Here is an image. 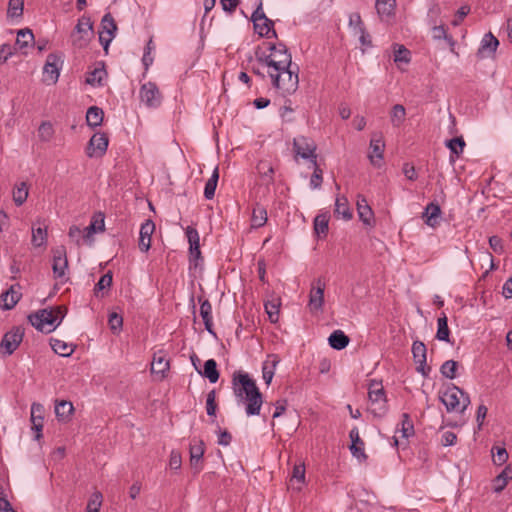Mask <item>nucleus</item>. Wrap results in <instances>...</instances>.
<instances>
[{
  "label": "nucleus",
  "instance_id": "412c9836",
  "mask_svg": "<svg viewBox=\"0 0 512 512\" xmlns=\"http://www.w3.org/2000/svg\"><path fill=\"white\" fill-rule=\"evenodd\" d=\"M155 231V224L152 220H146L140 228L139 236V249L142 252H147L151 247V236Z\"/></svg>",
  "mask_w": 512,
  "mask_h": 512
},
{
  "label": "nucleus",
  "instance_id": "3c124183",
  "mask_svg": "<svg viewBox=\"0 0 512 512\" xmlns=\"http://www.w3.org/2000/svg\"><path fill=\"white\" fill-rule=\"evenodd\" d=\"M106 77V71L102 68H95L89 73L86 78V82L92 86H101L104 78Z\"/></svg>",
  "mask_w": 512,
  "mask_h": 512
},
{
  "label": "nucleus",
  "instance_id": "79ce46f5",
  "mask_svg": "<svg viewBox=\"0 0 512 512\" xmlns=\"http://www.w3.org/2000/svg\"><path fill=\"white\" fill-rule=\"evenodd\" d=\"M218 180H219V170H218V167H216L213 170L211 177L207 180V182L205 184L204 197L207 200L213 199V197L215 195V190L217 187Z\"/></svg>",
  "mask_w": 512,
  "mask_h": 512
},
{
  "label": "nucleus",
  "instance_id": "bf43d9fd",
  "mask_svg": "<svg viewBox=\"0 0 512 512\" xmlns=\"http://www.w3.org/2000/svg\"><path fill=\"white\" fill-rule=\"evenodd\" d=\"M492 455L496 465H503L508 460V452L504 447H493Z\"/></svg>",
  "mask_w": 512,
  "mask_h": 512
},
{
  "label": "nucleus",
  "instance_id": "de8ad7c7",
  "mask_svg": "<svg viewBox=\"0 0 512 512\" xmlns=\"http://www.w3.org/2000/svg\"><path fill=\"white\" fill-rule=\"evenodd\" d=\"M256 169H257L258 173L260 174V176L263 178V180L267 182V184H270L273 182L274 169L268 161H265V160L260 161L257 164Z\"/></svg>",
  "mask_w": 512,
  "mask_h": 512
},
{
  "label": "nucleus",
  "instance_id": "9d476101",
  "mask_svg": "<svg viewBox=\"0 0 512 512\" xmlns=\"http://www.w3.org/2000/svg\"><path fill=\"white\" fill-rule=\"evenodd\" d=\"M53 263L52 270L55 279H63L68 270V259L66 248L63 245L52 249Z\"/></svg>",
  "mask_w": 512,
  "mask_h": 512
},
{
  "label": "nucleus",
  "instance_id": "09e8293b",
  "mask_svg": "<svg viewBox=\"0 0 512 512\" xmlns=\"http://www.w3.org/2000/svg\"><path fill=\"white\" fill-rule=\"evenodd\" d=\"M457 368L458 362L454 360H447L441 365L440 372L443 377L453 380L456 378Z\"/></svg>",
  "mask_w": 512,
  "mask_h": 512
},
{
  "label": "nucleus",
  "instance_id": "f03ea898",
  "mask_svg": "<svg viewBox=\"0 0 512 512\" xmlns=\"http://www.w3.org/2000/svg\"><path fill=\"white\" fill-rule=\"evenodd\" d=\"M64 312L62 307L58 306L51 309H41L28 316V321L38 331L50 333L54 331L62 322Z\"/></svg>",
  "mask_w": 512,
  "mask_h": 512
},
{
  "label": "nucleus",
  "instance_id": "0eeeda50",
  "mask_svg": "<svg viewBox=\"0 0 512 512\" xmlns=\"http://www.w3.org/2000/svg\"><path fill=\"white\" fill-rule=\"evenodd\" d=\"M293 150L297 156L309 160L313 165H316V144L313 140L305 136L296 137L293 140Z\"/></svg>",
  "mask_w": 512,
  "mask_h": 512
},
{
  "label": "nucleus",
  "instance_id": "473e14b6",
  "mask_svg": "<svg viewBox=\"0 0 512 512\" xmlns=\"http://www.w3.org/2000/svg\"><path fill=\"white\" fill-rule=\"evenodd\" d=\"M73 411H74V407L70 401H66V400L56 401L55 414H56L58 420H62V421L69 420Z\"/></svg>",
  "mask_w": 512,
  "mask_h": 512
},
{
  "label": "nucleus",
  "instance_id": "2f4dec72",
  "mask_svg": "<svg viewBox=\"0 0 512 512\" xmlns=\"http://www.w3.org/2000/svg\"><path fill=\"white\" fill-rule=\"evenodd\" d=\"M334 214L337 217L343 218L344 220H350L352 218V212L346 197L338 196L336 198Z\"/></svg>",
  "mask_w": 512,
  "mask_h": 512
},
{
  "label": "nucleus",
  "instance_id": "c85d7f7f",
  "mask_svg": "<svg viewBox=\"0 0 512 512\" xmlns=\"http://www.w3.org/2000/svg\"><path fill=\"white\" fill-rule=\"evenodd\" d=\"M268 220L267 210L264 206L256 203L251 214V228L257 229L263 227Z\"/></svg>",
  "mask_w": 512,
  "mask_h": 512
},
{
  "label": "nucleus",
  "instance_id": "4468645a",
  "mask_svg": "<svg viewBox=\"0 0 512 512\" xmlns=\"http://www.w3.org/2000/svg\"><path fill=\"white\" fill-rule=\"evenodd\" d=\"M109 144V139L104 133H95L89 140L86 154L88 157H102L106 151Z\"/></svg>",
  "mask_w": 512,
  "mask_h": 512
},
{
  "label": "nucleus",
  "instance_id": "72a5a7b5",
  "mask_svg": "<svg viewBox=\"0 0 512 512\" xmlns=\"http://www.w3.org/2000/svg\"><path fill=\"white\" fill-rule=\"evenodd\" d=\"M436 338L440 341L450 342V329L448 327V319L445 313L437 319Z\"/></svg>",
  "mask_w": 512,
  "mask_h": 512
},
{
  "label": "nucleus",
  "instance_id": "b1692460",
  "mask_svg": "<svg viewBox=\"0 0 512 512\" xmlns=\"http://www.w3.org/2000/svg\"><path fill=\"white\" fill-rule=\"evenodd\" d=\"M19 287V285H12L7 291L3 292L0 295V306L4 310L12 309L20 300L21 293L15 288Z\"/></svg>",
  "mask_w": 512,
  "mask_h": 512
},
{
  "label": "nucleus",
  "instance_id": "6e6552de",
  "mask_svg": "<svg viewBox=\"0 0 512 512\" xmlns=\"http://www.w3.org/2000/svg\"><path fill=\"white\" fill-rule=\"evenodd\" d=\"M24 331L21 327H13L6 332L0 343V351L5 355H11L23 340Z\"/></svg>",
  "mask_w": 512,
  "mask_h": 512
},
{
  "label": "nucleus",
  "instance_id": "7c9ffc66",
  "mask_svg": "<svg viewBox=\"0 0 512 512\" xmlns=\"http://www.w3.org/2000/svg\"><path fill=\"white\" fill-rule=\"evenodd\" d=\"M349 341V337L341 330H335L328 338L329 345L335 350L346 348Z\"/></svg>",
  "mask_w": 512,
  "mask_h": 512
},
{
  "label": "nucleus",
  "instance_id": "e433bc0d",
  "mask_svg": "<svg viewBox=\"0 0 512 512\" xmlns=\"http://www.w3.org/2000/svg\"><path fill=\"white\" fill-rule=\"evenodd\" d=\"M329 215L327 213L318 214L314 219V231L319 238L326 237L328 233Z\"/></svg>",
  "mask_w": 512,
  "mask_h": 512
},
{
  "label": "nucleus",
  "instance_id": "0e129e2a",
  "mask_svg": "<svg viewBox=\"0 0 512 512\" xmlns=\"http://www.w3.org/2000/svg\"><path fill=\"white\" fill-rule=\"evenodd\" d=\"M255 56L259 65L271 68V71L275 70V62L273 61L271 53L269 55H266L265 53H259V51L257 50L255 52Z\"/></svg>",
  "mask_w": 512,
  "mask_h": 512
},
{
  "label": "nucleus",
  "instance_id": "a878e982",
  "mask_svg": "<svg viewBox=\"0 0 512 512\" xmlns=\"http://www.w3.org/2000/svg\"><path fill=\"white\" fill-rule=\"evenodd\" d=\"M349 437L351 439L350 450L352 455L358 458L360 461L365 460L367 456L364 452V442L359 436L358 428L354 427L351 429Z\"/></svg>",
  "mask_w": 512,
  "mask_h": 512
},
{
  "label": "nucleus",
  "instance_id": "6e6d98bb",
  "mask_svg": "<svg viewBox=\"0 0 512 512\" xmlns=\"http://www.w3.org/2000/svg\"><path fill=\"white\" fill-rule=\"evenodd\" d=\"M102 499H103V497H102L101 492L95 491L91 495V497L87 503L86 512H99L100 507L102 505Z\"/></svg>",
  "mask_w": 512,
  "mask_h": 512
},
{
  "label": "nucleus",
  "instance_id": "a19ab883",
  "mask_svg": "<svg viewBox=\"0 0 512 512\" xmlns=\"http://www.w3.org/2000/svg\"><path fill=\"white\" fill-rule=\"evenodd\" d=\"M406 109L402 104H395L390 111V121L393 127H400L405 121Z\"/></svg>",
  "mask_w": 512,
  "mask_h": 512
},
{
  "label": "nucleus",
  "instance_id": "393cba45",
  "mask_svg": "<svg viewBox=\"0 0 512 512\" xmlns=\"http://www.w3.org/2000/svg\"><path fill=\"white\" fill-rule=\"evenodd\" d=\"M441 216V208L439 204L430 202L422 213L424 222L429 227L435 228L439 224V218Z\"/></svg>",
  "mask_w": 512,
  "mask_h": 512
},
{
  "label": "nucleus",
  "instance_id": "aec40b11",
  "mask_svg": "<svg viewBox=\"0 0 512 512\" xmlns=\"http://www.w3.org/2000/svg\"><path fill=\"white\" fill-rule=\"evenodd\" d=\"M385 143L382 139L381 135H373L370 141V149L371 152L369 154V159L372 165L379 167V162L383 159Z\"/></svg>",
  "mask_w": 512,
  "mask_h": 512
},
{
  "label": "nucleus",
  "instance_id": "13d9d810",
  "mask_svg": "<svg viewBox=\"0 0 512 512\" xmlns=\"http://www.w3.org/2000/svg\"><path fill=\"white\" fill-rule=\"evenodd\" d=\"M112 285V273L107 272L106 274L102 275L99 281L95 284L94 287V294L98 297V293L100 291H103L106 288H110Z\"/></svg>",
  "mask_w": 512,
  "mask_h": 512
},
{
  "label": "nucleus",
  "instance_id": "dca6fc26",
  "mask_svg": "<svg viewBox=\"0 0 512 512\" xmlns=\"http://www.w3.org/2000/svg\"><path fill=\"white\" fill-rule=\"evenodd\" d=\"M325 283L320 278L312 284L309 294V308L311 311H322L324 305Z\"/></svg>",
  "mask_w": 512,
  "mask_h": 512
},
{
  "label": "nucleus",
  "instance_id": "8fccbe9b",
  "mask_svg": "<svg viewBox=\"0 0 512 512\" xmlns=\"http://www.w3.org/2000/svg\"><path fill=\"white\" fill-rule=\"evenodd\" d=\"M47 242V227L32 228V243L36 247H41Z\"/></svg>",
  "mask_w": 512,
  "mask_h": 512
},
{
  "label": "nucleus",
  "instance_id": "5701e85b",
  "mask_svg": "<svg viewBox=\"0 0 512 512\" xmlns=\"http://www.w3.org/2000/svg\"><path fill=\"white\" fill-rule=\"evenodd\" d=\"M357 211L359 219L366 225V226H373L374 225V213L369 206L366 198L364 196L358 195L357 199Z\"/></svg>",
  "mask_w": 512,
  "mask_h": 512
},
{
  "label": "nucleus",
  "instance_id": "5fc2aeb1",
  "mask_svg": "<svg viewBox=\"0 0 512 512\" xmlns=\"http://www.w3.org/2000/svg\"><path fill=\"white\" fill-rule=\"evenodd\" d=\"M279 362L276 356H274V360L272 361L271 365L267 361L263 363L262 367V377L264 382L269 385L273 379L274 376V368L276 364Z\"/></svg>",
  "mask_w": 512,
  "mask_h": 512
},
{
  "label": "nucleus",
  "instance_id": "c756f323",
  "mask_svg": "<svg viewBox=\"0 0 512 512\" xmlns=\"http://www.w3.org/2000/svg\"><path fill=\"white\" fill-rule=\"evenodd\" d=\"M169 360L161 353H155L151 364V372L160 374L161 378L165 377L166 372L169 370Z\"/></svg>",
  "mask_w": 512,
  "mask_h": 512
},
{
  "label": "nucleus",
  "instance_id": "f704fd0d",
  "mask_svg": "<svg viewBox=\"0 0 512 512\" xmlns=\"http://www.w3.org/2000/svg\"><path fill=\"white\" fill-rule=\"evenodd\" d=\"M104 229H105V224H104L103 218H101L99 221L98 220L92 221L90 223V225L85 227L83 230V240L86 243L91 244L93 242V235L98 231H104Z\"/></svg>",
  "mask_w": 512,
  "mask_h": 512
},
{
  "label": "nucleus",
  "instance_id": "ddd939ff",
  "mask_svg": "<svg viewBox=\"0 0 512 512\" xmlns=\"http://www.w3.org/2000/svg\"><path fill=\"white\" fill-rule=\"evenodd\" d=\"M140 100L149 108H157L161 105L162 96L157 87L153 82H147L140 88Z\"/></svg>",
  "mask_w": 512,
  "mask_h": 512
},
{
  "label": "nucleus",
  "instance_id": "37998d69",
  "mask_svg": "<svg viewBox=\"0 0 512 512\" xmlns=\"http://www.w3.org/2000/svg\"><path fill=\"white\" fill-rule=\"evenodd\" d=\"M51 347L55 353L63 357H68L74 352L72 344H67L59 339H51Z\"/></svg>",
  "mask_w": 512,
  "mask_h": 512
},
{
  "label": "nucleus",
  "instance_id": "20e7f679",
  "mask_svg": "<svg viewBox=\"0 0 512 512\" xmlns=\"http://www.w3.org/2000/svg\"><path fill=\"white\" fill-rule=\"evenodd\" d=\"M298 73L299 67L294 64L289 69L269 71L268 75L275 89L279 90L283 95H290L298 88Z\"/></svg>",
  "mask_w": 512,
  "mask_h": 512
},
{
  "label": "nucleus",
  "instance_id": "2eb2a0df",
  "mask_svg": "<svg viewBox=\"0 0 512 512\" xmlns=\"http://www.w3.org/2000/svg\"><path fill=\"white\" fill-rule=\"evenodd\" d=\"M426 346L421 341H414L412 344V354L414 362L417 364L416 371L424 377L429 376L431 368L426 364Z\"/></svg>",
  "mask_w": 512,
  "mask_h": 512
},
{
  "label": "nucleus",
  "instance_id": "39448f33",
  "mask_svg": "<svg viewBox=\"0 0 512 512\" xmlns=\"http://www.w3.org/2000/svg\"><path fill=\"white\" fill-rule=\"evenodd\" d=\"M251 20L253 22L254 31L260 37H277L276 31L273 29L274 22L264 13L263 4L261 2H258L256 9L252 13Z\"/></svg>",
  "mask_w": 512,
  "mask_h": 512
},
{
  "label": "nucleus",
  "instance_id": "f8f14e48",
  "mask_svg": "<svg viewBox=\"0 0 512 512\" xmlns=\"http://www.w3.org/2000/svg\"><path fill=\"white\" fill-rule=\"evenodd\" d=\"M116 31L117 25L113 16L111 13H106L101 20V31L99 32V41L106 52L115 37Z\"/></svg>",
  "mask_w": 512,
  "mask_h": 512
},
{
  "label": "nucleus",
  "instance_id": "cd10ccee",
  "mask_svg": "<svg viewBox=\"0 0 512 512\" xmlns=\"http://www.w3.org/2000/svg\"><path fill=\"white\" fill-rule=\"evenodd\" d=\"M75 30L77 33L81 34L79 41H83V43L81 42L79 45L82 46L83 44H86L93 33V23L91 22V19L89 17L82 16L78 20Z\"/></svg>",
  "mask_w": 512,
  "mask_h": 512
},
{
  "label": "nucleus",
  "instance_id": "338daca9",
  "mask_svg": "<svg viewBox=\"0 0 512 512\" xmlns=\"http://www.w3.org/2000/svg\"><path fill=\"white\" fill-rule=\"evenodd\" d=\"M42 141H49L53 136V127L49 122H43L38 129Z\"/></svg>",
  "mask_w": 512,
  "mask_h": 512
},
{
  "label": "nucleus",
  "instance_id": "49530a36",
  "mask_svg": "<svg viewBox=\"0 0 512 512\" xmlns=\"http://www.w3.org/2000/svg\"><path fill=\"white\" fill-rule=\"evenodd\" d=\"M446 145L450 149V152H451L450 160L454 161L453 155L458 157L463 152L466 144H465L463 137H455V138L448 140Z\"/></svg>",
  "mask_w": 512,
  "mask_h": 512
},
{
  "label": "nucleus",
  "instance_id": "69168bd1",
  "mask_svg": "<svg viewBox=\"0 0 512 512\" xmlns=\"http://www.w3.org/2000/svg\"><path fill=\"white\" fill-rule=\"evenodd\" d=\"M432 37L435 40L445 39L450 44L454 43L452 37L447 34V31H446V28L444 25L434 26L432 28Z\"/></svg>",
  "mask_w": 512,
  "mask_h": 512
},
{
  "label": "nucleus",
  "instance_id": "1a4fd4ad",
  "mask_svg": "<svg viewBox=\"0 0 512 512\" xmlns=\"http://www.w3.org/2000/svg\"><path fill=\"white\" fill-rule=\"evenodd\" d=\"M268 49L271 51L273 61L275 62V70L289 69L292 63V56L287 47L283 43L269 44Z\"/></svg>",
  "mask_w": 512,
  "mask_h": 512
},
{
  "label": "nucleus",
  "instance_id": "a211bd4d",
  "mask_svg": "<svg viewBox=\"0 0 512 512\" xmlns=\"http://www.w3.org/2000/svg\"><path fill=\"white\" fill-rule=\"evenodd\" d=\"M60 62L61 59L56 54H49L47 56V60L43 68L45 80H49L53 84L57 82L59 78Z\"/></svg>",
  "mask_w": 512,
  "mask_h": 512
},
{
  "label": "nucleus",
  "instance_id": "f3484780",
  "mask_svg": "<svg viewBox=\"0 0 512 512\" xmlns=\"http://www.w3.org/2000/svg\"><path fill=\"white\" fill-rule=\"evenodd\" d=\"M498 46V39L491 32H488L483 36L480 42V46L477 51V56L479 58L492 57L495 54Z\"/></svg>",
  "mask_w": 512,
  "mask_h": 512
},
{
  "label": "nucleus",
  "instance_id": "864d4df0",
  "mask_svg": "<svg viewBox=\"0 0 512 512\" xmlns=\"http://www.w3.org/2000/svg\"><path fill=\"white\" fill-rule=\"evenodd\" d=\"M400 432L402 438L404 439H408L410 436L414 434L413 422L411 421L410 416L407 413L402 414Z\"/></svg>",
  "mask_w": 512,
  "mask_h": 512
},
{
  "label": "nucleus",
  "instance_id": "603ef678",
  "mask_svg": "<svg viewBox=\"0 0 512 512\" xmlns=\"http://www.w3.org/2000/svg\"><path fill=\"white\" fill-rule=\"evenodd\" d=\"M394 62L395 63H409L410 62V51L400 44L394 45Z\"/></svg>",
  "mask_w": 512,
  "mask_h": 512
},
{
  "label": "nucleus",
  "instance_id": "774afa93",
  "mask_svg": "<svg viewBox=\"0 0 512 512\" xmlns=\"http://www.w3.org/2000/svg\"><path fill=\"white\" fill-rule=\"evenodd\" d=\"M322 173V169L316 163V165H314V172L310 179V187L312 189H317L321 186L323 181Z\"/></svg>",
  "mask_w": 512,
  "mask_h": 512
},
{
  "label": "nucleus",
  "instance_id": "423d86ee",
  "mask_svg": "<svg viewBox=\"0 0 512 512\" xmlns=\"http://www.w3.org/2000/svg\"><path fill=\"white\" fill-rule=\"evenodd\" d=\"M368 397L371 402V412L381 416L386 411V394L381 382L371 380L368 387Z\"/></svg>",
  "mask_w": 512,
  "mask_h": 512
},
{
  "label": "nucleus",
  "instance_id": "c03bdc74",
  "mask_svg": "<svg viewBox=\"0 0 512 512\" xmlns=\"http://www.w3.org/2000/svg\"><path fill=\"white\" fill-rule=\"evenodd\" d=\"M396 0H376L377 13L383 17H390L394 14Z\"/></svg>",
  "mask_w": 512,
  "mask_h": 512
},
{
  "label": "nucleus",
  "instance_id": "4c0bfd02",
  "mask_svg": "<svg viewBox=\"0 0 512 512\" xmlns=\"http://www.w3.org/2000/svg\"><path fill=\"white\" fill-rule=\"evenodd\" d=\"M198 373L206 377L210 381V383H216L219 379L217 362L214 359H209L205 361L204 370H198Z\"/></svg>",
  "mask_w": 512,
  "mask_h": 512
},
{
  "label": "nucleus",
  "instance_id": "ea45409f",
  "mask_svg": "<svg viewBox=\"0 0 512 512\" xmlns=\"http://www.w3.org/2000/svg\"><path fill=\"white\" fill-rule=\"evenodd\" d=\"M512 479V468L507 466L503 471L496 476L493 480V489L496 493L501 492L507 485L508 481Z\"/></svg>",
  "mask_w": 512,
  "mask_h": 512
},
{
  "label": "nucleus",
  "instance_id": "a18cd8bd",
  "mask_svg": "<svg viewBox=\"0 0 512 512\" xmlns=\"http://www.w3.org/2000/svg\"><path fill=\"white\" fill-rule=\"evenodd\" d=\"M29 195L28 186L25 182H21L13 189V201L17 206L25 203Z\"/></svg>",
  "mask_w": 512,
  "mask_h": 512
},
{
  "label": "nucleus",
  "instance_id": "7ed1b4c3",
  "mask_svg": "<svg viewBox=\"0 0 512 512\" xmlns=\"http://www.w3.org/2000/svg\"><path fill=\"white\" fill-rule=\"evenodd\" d=\"M439 400L448 413L463 414L470 405V397L455 384H449L445 390L439 391Z\"/></svg>",
  "mask_w": 512,
  "mask_h": 512
},
{
  "label": "nucleus",
  "instance_id": "4d7b16f0",
  "mask_svg": "<svg viewBox=\"0 0 512 512\" xmlns=\"http://www.w3.org/2000/svg\"><path fill=\"white\" fill-rule=\"evenodd\" d=\"M280 303L267 302L265 303V311L271 323H277L279 320Z\"/></svg>",
  "mask_w": 512,
  "mask_h": 512
},
{
  "label": "nucleus",
  "instance_id": "c9c22d12",
  "mask_svg": "<svg viewBox=\"0 0 512 512\" xmlns=\"http://www.w3.org/2000/svg\"><path fill=\"white\" fill-rule=\"evenodd\" d=\"M104 113L103 110L97 106H91L86 113L87 125L95 128L101 125L103 121Z\"/></svg>",
  "mask_w": 512,
  "mask_h": 512
},
{
  "label": "nucleus",
  "instance_id": "e2e57ef3",
  "mask_svg": "<svg viewBox=\"0 0 512 512\" xmlns=\"http://www.w3.org/2000/svg\"><path fill=\"white\" fill-rule=\"evenodd\" d=\"M24 1L23 0H9L8 14L11 17L21 16L23 13Z\"/></svg>",
  "mask_w": 512,
  "mask_h": 512
},
{
  "label": "nucleus",
  "instance_id": "f257e3e1",
  "mask_svg": "<svg viewBox=\"0 0 512 512\" xmlns=\"http://www.w3.org/2000/svg\"><path fill=\"white\" fill-rule=\"evenodd\" d=\"M232 389L237 402L245 404L247 416H257L263 404L262 394L256 382L250 378L248 373L236 371L232 378Z\"/></svg>",
  "mask_w": 512,
  "mask_h": 512
},
{
  "label": "nucleus",
  "instance_id": "58836bf2",
  "mask_svg": "<svg viewBox=\"0 0 512 512\" xmlns=\"http://www.w3.org/2000/svg\"><path fill=\"white\" fill-rule=\"evenodd\" d=\"M34 44V35L29 28L20 29L17 32L16 46L25 49Z\"/></svg>",
  "mask_w": 512,
  "mask_h": 512
},
{
  "label": "nucleus",
  "instance_id": "4be33fe9",
  "mask_svg": "<svg viewBox=\"0 0 512 512\" xmlns=\"http://www.w3.org/2000/svg\"><path fill=\"white\" fill-rule=\"evenodd\" d=\"M205 452V445L202 440L193 439L190 443V464L196 472L201 470V466L199 465L203 455Z\"/></svg>",
  "mask_w": 512,
  "mask_h": 512
},
{
  "label": "nucleus",
  "instance_id": "bb28decb",
  "mask_svg": "<svg viewBox=\"0 0 512 512\" xmlns=\"http://www.w3.org/2000/svg\"><path fill=\"white\" fill-rule=\"evenodd\" d=\"M200 302V316L202 317L205 329L211 335H216L213 330V321H212V305L208 299L199 298Z\"/></svg>",
  "mask_w": 512,
  "mask_h": 512
},
{
  "label": "nucleus",
  "instance_id": "6ab92c4d",
  "mask_svg": "<svg viewBox=\"0 0 512 512\" xmlns=\"http://www.w3.org/2000/svg\"><path fill=\"white\" fill-rule=\"evenodd\" d=\"M32 429L36 431L35 439L39 440L42 437L43 421H44V407L40 403L34 402L31 405Z\"/></svg>",
  "mask_w": 512,
  "mask_h": 512
},
{
  "label": "nucleus",
  "instance_id": "9b49d317",
  "mask_svg": "<svg viewBox=\"0 0 512 512\" xmlns=\"http://www.w3.org/2000/svg\"><path fill=\"white\" fill-rule=\"evenodd\" d=\"M186 237L189 242L190 268L192 266L196 268L199 265V262L203 260L200 251L199 233L195 228L188 226L186 228Z\"/></svg>",
  "mask_w": 512,
  "mask_h": 512
},
{
  "label": "nucleus",
  "instance_id": "680f3d73",
  "mask_svg": "<svg viewBox=\"0 0 512 512\" xmlns=\"http://www.w3.org/2000/svg\"><path fill=\"white\" fill-rule=\"evenodd\" d=\"M216 410H217V404H216V392L215 390H211L207 394L206 398V412L208 416L215 417L216 416Z\"/></svg>",
  "mask_w": 512,
  "mask_h": 512
},
{
  "label": "nucleus",
  "instance_id": "052dcab7",
  "mask_svg": "<svg viewBox=\"0 0 512 512\" xmlns=\"http://www.w3.org/2000/svg\"><path fill=\"white\" fill-rule=\"evenodd\" d=\"M108 324L113 333H119L120 330L122 329L123 318L116 312H112L109 314Z\"/></svg>",
  "mask_w": 512,
  "mask_h": 512
}]
</instances>
